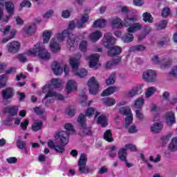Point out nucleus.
Masks as SVG:
<instances>
[{
	"label": "nucleus",
	"instance_id": "nucleus-1",
	"mask_svg": "<svg viewBox=\"0 0 177 177\" xmlns=\"http://www.w3.org/2000/svg\"><path fill=\"white\" fill-rule=\"evenodd\" d=\"M53 140H49L48 146L50 149H54L57 153H64V146L68 143V133L64 131L55 133Z\"/></svg>",
	"mask_w": 177,
	"mask_h": 177
},
{
	"label": "nucleus",
	"instance_id": "nucleus-2",
	"mask_svg": "<svg viewBox=\"0 0 177 177\" xmlns=\"http://www.w3.org/2000/svg\"><path fill=\"white\" fill-rule=\"evenodd\" d=\"M50 84H46L43 88V93H46L43 102H45L48 97H55L57 100H64L63 95L52 91L53 88H62L63 86V80L60 79H53L50 80Z\"/></svg>",
	"mask_w": 177,
	"mask_h": 177
},
{
	"label": "nucleus",
	"instance_id": "nucleus-3",
	"mask_svg": "<svg viewBox=\"0 0 177 177\" xmlns=\"http://www.w3.org/2000/svg\"><path fill=\"white\" fill-rule=\"evenodd\" d=\"M114 44H115V38L113 37L111 33H106L104 35L103 45L105 48L109 49V56H117V55H120L121 53V48L117 46H113Z\"/></svg>",
	"mask_w": 177,
	"mask_h": 177
},
{
	"label": "nucleus",
	"instance_id": "nucleus-4",
	"mask_svg": "<svg viewBox=\"0 0 177 177\" xmlns=\"http://www.w3.org/2000/svg\"><path fill=\"white\" fill-rule=\"evenodd\" d=\"M28 55L30 56H38L39 59L43 60H49L51 57L50 53L48 52L45 48V45L41 43L36 44L32 48L28 50Z\"/></svg>",
	"mask_w": 177,
	"mask_h": 177
},
{
	"label": "nucleus",
	"instance_id": "nucleus-5",
	"mask_svg": "<svg viewBox=\"0 0 177 177\" xmlns=\"http://www.w3.org/2000/svg\"><path fill=\"white\" fill-rule=\"evenodd\" d=\"M81 56L82 55L78 53L77 56L71 57L69 59V64L72 67V73L73 75H77V77H80V78H84V77L88 75V71L85 68L78 69Z\"/></svg>",
	"mask_w": 177,
	"mask_h": 177
},
{
	"label": "nucleus",
	"instance_id": "nucleus-6",
	"mask_svg": "<svg viewBox=\"0 0 177 177\" xmlns=\"http://www.w3.org/2000/svg\"><path fill=\"white\" fill-rule=\"evenodd\" d=\"M138 21V17H129L127 16L123 19V27H127V32H138V31H140V30L143 28V24L136 22ZM134 23V24H132Z\"/></svg>",
	"mask_w": 177,
	"mask_h": 177
},
{
	"label": "nucleus",
	"instance_id": "nucleus-7",
	"mask_svg": "<svg viewBox=\"0 0 177 177\" xmlns=\"http://www.w3.org/2000/svg\"><path fill=\"white\" fill-rule=\"evenodd\" d=\"M55 37L58 42H63L66 37H68L67 48L69 50H74L75 46H77V41H75V35L70 34L68 30H65L62 32H58L55 35Z\"/></svg>",
	"mask_w": 177,
	"mask_h": 177
},
{
	"label": "nucleus",
	"instance_id": "nucleus-8",
	"mask_svg": "<svg viewBox=\"0 0 177 177\" xmlns=\"http://www.w3.org/2000/svg\"><path fill=\"white\" fill-rule=\"evenodd\" d=\"M120 114H123V115H126L124 127L128 128L130 124H132L133 121V115L132 114V111L131 109L127 108L126 106L121 107L119 109Z\"/></svg>",
	"mask_w": 177,
	"mask_h": 177
},
{
	"label": "nucleus",
	"instance_id": "nucleus-9",
	"mask_svg": "<svg viewBox=\"0 0 177 177\" xmlns=\"http://www.w3.org/2000/svg\"><path fill=\"white\" fill-rule=\"evenodd\" d=\"M86 161H88V158L84 153H82L78 162L79 171L81 174L87 175L91 171L89 167L86 166Z\"/></svg>",
	"mask_w": 177,
	"mask_h": 177
},
{
	"label": "nucleus",
	"instance_id": "nucleus-10",
	"mask_svg": "<svg viewBox=\"0 0 177 177\" xmlns=\"http://www.w3.org/2000/svg\"><path fill=\"white\" fill-rule=\"evenodd\" d=\"M89 93L91 95H97L99 92V82L96 80L95 77H92L88 82Z\"/></svg>",
	"mask_w": 177,
	"mask_h": 177
},
{
	"label": "nucleus",
	"instance_id": "nucleus-11",
	"mask_svg": "<svg viewBox=\"0 0 177 177\" xmlns=\"http://www.w3.org/2000/svg\"><path fill=\"white\" fill-rule=\"evenodd\" d=\"M142 78L147 82H154L157 78V73L151 69L147 70L143 72Z\"/></svg>",
	"mask_w": 177,
	"mask_h": 177
},
{
	"label": "nucleus",
	"instance_id": "nucleus-12",
	"mask_svg": "<svg viewBox=\"0 0 177 177\" xmlns=\"http://www.w3.org/2000/svg\"><path fill=\"white\" fill-rule=\"evenodd\" d=\"M85 121H86L85 115L81 113L79 115V118L77 119L78 123L82 127L84 133H85L86 135H92V131H91V129L89 127H86Z\"/></svg>",
	"mask_w": 177,
	"mask_h": 177
},
{
	"label": "nucleus",
	"instance_id": "nucleus-13",
	"mask_svg": "<svg viewBox=\"0 0 177 177\" xmlns=\"http://www.w3.org/2000/svg\"><path fill=\"white\" fill-rule=\"evenodd\" d=\"M100 55L99 54H93L88 57L89 67L90 68H97L100 67V64L99 63V59Z\"/></svg>",
	"mask_w": 177,
	"mask_h": 177
},
{
	"label": "nucleus",
	"instance_id": "nucleus-14",
	"mask_svg": "<svg viewBox=\"0 0 177 177\" xmlns=\"http://www.w3.org/2000/svg\"><path fill=\"white\" fill-rule=\"evenodd\" d=\"M153 64H159L162 68H168L171 66V61L166 62L164 59H161L157 55H154L152 59Z\"/></svg>",
	"mask_w": 177,
	"mask_h": 177
},
{
	"label": "nucleus",
	"instance_id": "nucleus-15",
	"mask_svg": "<svg viewBox=\"0 0 177 177\" xmlns=\"http://www.w3.org/2000/svg\"><path fill=\"white\" fill-rule=\"evenodd\" d=\"M7 50L10 53H17L20 49V43L19 41H12L6 46Z\"/></svg>",
	"mask_w": 177,
	"mask_h": 177
},
{
	"label": "nucleus",
	"instance_id": "nucleus-16",
	"mask_svg": "<svg viewBox=\"0 0 177 177\" xmlns=\"http://www.w3.org/2000/svg\"><path fill=\"white\" fill-rule=\"evenodd\" d=\"M6 10H7L9 16L6 17V19H5V22L8 23L11 16H13V13H15V5L12 1H7L5 3Z\"/></svg>",
	"mask_w": 177,
	"mask_h": 177
},
{
	"label": "nucleus",
	"instance_id": "nucleus-17",
	"mask_svg": "<svg viewBox=\"0 0 177 177\" xmlns=\"http://www.w3.org/2000/svg\"><path fill=\"white\" fill-rule=\"evenodd\" d=\"M138 93H142V86L138 85L134 86L132 89L127 91L125 93L126 97H133L138 95Z\"/></svg>",
	"mask_w": 177,
	"mask_h": 177
},
{
	"label": "nucleus",
	"instance_id": "nucleus-18",
	"mask_svg": "<svg viewBox=\"0 0 177 177\" xmlns=\"http://www.w3.org/2000/svg\"><path fill=\"white\" fill-rule=\"evenodd\" d=\"M127 149L121 148L118 152V157L121 161L126 162V167H127V168H131V167H132V164L127 162Z\"/></svg>",
	"mask_w": 177,
	"mask_h": 177
},
{
	"label": "nucleus",
	"instance_id": "nucleus-19",
	"mask_svg": "<svg viewBox=\"0 0 177 177\" xmlns=\"http://www.w3.org/2000/svg\"><path fill=\"white\" fill-rule=\"evenodd\" d=\"M35 31H37V26L35 24L28 25L22 29V32L27 35H32L35 34Z\"/></svg>",
	"mask_w": 177,
	"mask_h": 177
},
{
	"label": "nucleus",
	"instance_id": "nucleus-20",
	"mask_svg": "<svg viewBox=\"0 0 177 177\" xmlns=\"http://www.w3.org/2000/svg\"><path fill=\"white\" fill-rule=\"evenodd\" d=\"M78 85L77 82L74 80H68L66 86V91L68 93H71L74 91H77Z\"/></svg>",
	"mask_w": 177,
	"mask_h": 177
},
{
	"label": "nucleus",
	"instance_id": "nucleus-21",
	"mask_svg": "<svg viewBox=\"0 0 177 177\" xmlns=\"http://www.w3.org/2000/svg\"><path fill=\"white\" fill-rule=\"evenodd\" d=\"M111 26L112 28H122L123 27V22L122 19H121L118 17H115L113 18L111 21Z\"/></svg>",
	"mask_w": 177,
	"mask_h": 177
},
{
	"label": "nucleus",
	"instance_id": "nucleus-22",
	"mask_svg": "<svg viewBox=\"0 0 177 177\" xmlns=\"http://www.w3.org/2000/svg\"><path fill=\"white\" fill-rule=\"evenodd\" d=\"M165 120L167 125H172V124H175V113L172 111L167 112L165 115Z\"/></svg>",
	"mask_w": 177,
	"mask_h": 177
},
{
	"label": "nucleus",
	"instance_id": "nucleus-23",
	"mask_svg": "<svg viewBox=\"0 0 177 177\" xmlns=\"http://www.w3.org/2000/svg\"><path fill=\"white\" fill-rule=\"evenodd\" d=\"M52 70L55 75H61L63 73V66L58 62H54L52 64Z\"/></svg>",
	"mask_w": 177,
	"mask_h": 177
},
{
	"label": "nucleus",
	"instance_id": "nucleus-24",
	"mask_svg": "<svg viewBox=\"0 0 177 177\" xmlns=\"http://www.w3.org/2000/svg\"><path fill=\"white\" fill-rule=\"evenodd\" d=\"M106 24H107L106 19H99L94 21L93 27L94 28H104V27H106Z\"/></svg>",
	"mask_w": 177,
	"mask_h": 177
},
{
	"label": "nucleus",
	"instance_id": "nucleus-25",
	"mask_svg": "<svg viewBox=\"0 0 177 177\" xmlns=\"http://www.w3.org/2000/svg\"><path fill=\"white\" fill-rule=\"evenodd\" d=\"M3 99L8 100V99H10L13 97V88L8 87L3 91L2 93Z\"/></svg>",
	"mask_w": 177,
	"mask_h": 177
},
{
	"label": "nucleus",
	"instance_id": "nucleus-26",
	"mask_svg": "<svg viewBox=\"0 0 177 177\" xmlns=\"http://www.w3.org/2000/svg\"><path fill=\"white\" fill-rule=\"evenodd\" d=\"M50 48L53 53H57L60 50V45L55 40L52 39L50 43Z\"/></svg>",
	"mask_w": 177,
	"mask_h": 177
},
{
	"label": "nucleus",
	"instance_id": "nucleus-27",
	"mask_svg": "<svg viewBox=\"0 0 177 177\" xmlns=\"http://www.w3.org/2000/svg\"><path fill=\"white\" fill-rule=\"evenodd\" d=\"M52 34H53V31H52V30H46L43 32L42 35L44 44H48V42H49V40L52 37Z\"/></svg>",
	"mask_w": 177,
	"mask_h": 177
},
{
	"label": "nucleus",
	"instance_id": "nucleus-28",
	"mask_svg": "<svg viewBox=\"0 0 177 177\" xmlns=\"http://www.w3.org/2000/svg\"><path fill=\"white\" fill-rule=\"evenodd\" d=\"M118 91V87L115 86H109L106 90H104L102 93V96H110V95H113L115 92Z\"/></svg>",
	"mask_w": 177,
	"mask_h": 177
},
{
	"label": "nucleus",
	"instance_id": "nucleus-29",
	"mask_svg": "<svg viewBox=\"0 0 177 177\" xmlns=\"http://www.w3.org/2000/svg\"><path fill=\"white\" fill-rule=\"evenodd\" d=\"M102 36L103 34L102 33V32L97 30L91 34L90 39L93 42H96V41H99V39H100Z\"/></svg>",
	"mask_w": 177,
	"mask_h": 177
},
{
	"label": "nucleus",
	"instance_id": "nucleus-30",
	"mask_svg": "<svg viewBox=\"0 0 177 177\" xmlns=\"http://www.w3.org/2000/svg\"><path fill=\"white\" fill-rule=\"evenodd\" d=\"M162 127L163 126L162 123L156 122L151 127V131L153 133H158L159 132H161Z\"/></svg>",
	"mask_w": 177,
	"mask_h": 177
},
{
	"label": "nucleus",
	"instance_id": "nucleus-31",
	"mask_svg": "<svg viewBox=\"0 0 177 177\" xmlns=\"http://www.w3.org/2000/svg\"><path fill=\"white\" fill-rule=\"evenodd\" d=\"M19 111V107L16 106H7L6 108V113L10 114V115H17Z\"/></svg>",
	"mask_w": 177,
	"mask_h": 177
},
{
	"label": "nucleus",
	"instance_id": "nucleus-32",
	"mask_svg": "<svg viewBox=\"0 0 177 177\" xmlns=\"http://www.w3.org/2000/svg\"><path fill=\"white\" fill-rule=\"evenodd\" d=\"M102 102L104 106L107 107H110L111 106H114L115 104V99L111 97H106L102 100Z\"/></svg>",
	"mask_w": 177,
	"mask_h": 177
},
{
	"label": "nucleus",
	"instance_id": "nucleus-33",
	"mask_svg": "<svg viewBox=\"0 0 177 177\" xmlns=\"http://www.w3.org/2000/svg\"><path fill=\"white\" fill-rule=\"evenodd\" d=\"M88 20H89V16L88 15L82 16L81 20L77 21L76 27L77 28H82V27H84V24H85V23L88 21Z\"/></svg>",
	"mask_w": 177,
	"mask_h": 177
},
{
	"label": "nucleus",
	"instance_id": "nucleus-34",
	"mask_svg": "<svg viewBox=\"0 0 177 177\" xmlns=\"http://www.w3.org/2000/svg\"><path fill=\"white\" fill-rule=\"evenodd\" d=\"M42 125H44L42 122H41L39 120H35V122H33V124L32 125V129L35 132H37L42 128Z\"/></svg>",
	"mask_w": 177,
	"mask_h": 177
},
{
	"label": "nucleus",
	"instance_id": "nucleus-35",
	"mask_svg": "<svg viewBox=\"0 0 177 177\" xmlns=\"http://www.w3.org/2000/svg\"><path fill=\"white\" fill-rule=\"evenodd\" d=\"M134 32H129L126 33L122 38L124 42H127L129 44V42H132L133 41V34Z\"/></svg>",
	"mask_w": 177,
	"mask_h": 177
},
{
	"label": "nucleus",
	"instance_id": "nucleus-36",
	"mask_svg": "<svg viewBox=\"0 0 177 177\" xmlns=\"http://www.w3.org/2000/svg\"><path fill=\"white\" fill-rule=\"evenodd\" d=\"M169 149L171 150V151H177V137L172 138L169 145Z\"/></svg>",
	"mask_w": 177,
	"mask_h": 177
},
{
	"label": "nucleus",
	"instance_id": "nucleus-37",
	"mask_svg": "<svg viewBox=\"0 0 177 177\" xmlns=\"http://www.w3.org/2000/svg\"><path fill=\"white\" fill-rule=\"evenodd\" d=\"M104 139L106 142H113L114 138H113V134L111 133V130H106L104 133Z\"/></svg>",
	"mask_w": 177,
	"mask_h": 177
},
{
	"label": "nucleus",
	"instance_id": "nucleus-38",
	"mask_svg": "<svg viewBox=\"0 0 177 177\" xmlns=\"http://www.w3.org/2000/svg\"><path fill=\"white\" fill-rule=\"evenodd\" d=\"M97 122L100 124L102 127H107V118L105 115H101L98 117Z\"/></svg>",
	"mask_w": 177,
	"mask_h": 177
},
{
	"label": "nucleus",
	"instance_id": "nucleus-39",
	"mask_svg": "<svg viewBox=\"0 0 177 177\" xmlns=\"http://www.w3.org/2000/svg\"><path fill=\"white\" fill-rule=\"evenodd\" d=\"M120 62H121V57H117L115 59L108 62L106 64V68H111L114 64H118Z\"/></svg>",
	"mask_w": 177,
	"mask_h": 177
},
{
	"label": "nucleus",
	"instance_id": "nucleus-40",
	"mask_svg": "<svg viewBox=\"0 0 177 177\" xmlns=\"http://www.w3.org/2000/svg\"><path fill=\"white\" fill-rule=\"evenodd\" d=\"M143 104H145V100L143 97L138 98L134 102V106L136 109H142V107H143Z\"/></svg>",
	"mask_w": 177,
	"mask_h": 177
},
{
	"label": "nucleus",
	"instance_id": "nucleus-41",
	"mask_svg": "<svg viewBox=\"0 0 177 177\" xmlns=\"http://www.w3.org/2000/svg\"><path fill=\"white\" fill-rule=\"evenodd\" d=\"M145 49H146V47H145L142 45H137V46H134L130 48L129 50L130 52H135V51H138V52H142L143 50H145Z\"/></svg>",
	"mask_w": 177,
	"mask_h": 177
},
{
	"label": "nucleus",
	"instance_id": "nucleus-42",
	"mask_svg": "<svg viewBox=\"0 0 177 177\" xmlns=\"http://www.w3.org/2000/svg\"><path fill=\"white\" fill-rule=\"evenodd\" d=\"M142 17H143V20L146 22V23H153V17H151V14L149 13V12H145L142 15Z\"/></svg>",
	"mask_w": 177,
	"mask_h": 177
},
{
	"label": "nucleus",
	"instance_id": "nucleus-43",
	"mask_svg": "<svg viewBox=\"0 0 177 177\" xmlns=\"http://www.w3.org/2000/svg\"><path fill=\"white\" fill-rule=\"evenodd\" d=\"M156 91L157 88L156 87H149L147 88V92L145 93L146 97H150V96H153L154 93H156Z\"/></svg>",
	"mask_w": 177,
	"mask_h": 177
},
{
	"label": "nucleus",
	"instance_id": "nucleus-44",
	"mask_svg": "<svg viewBox=\"0 0 177 177\" xmlns=\"http://www.w3.org/2000/svg\"><path fill=\"white\" fill-rule=\"evenodd\" d=\"M17 147L18 149L27 150V148L26 147V142L21 140V138L19 137V138L17 141Z\"/></svg>",
	"mask_w": 177,
	"mask_h": 177
},
{
	"label": "nucleus",
	"instance_id": "nucleus-45",
	"mask_svg": "<svg viewBox=\"0 0 177 177\" xmlns=\"http://www.w3.org/2000/svg\"><path fill=\"white\" fill-rule=\"evenodd\" d=\"M114 82H115V74L112 73L109 78L106 80V85H113Z\"/></svg>",
	"mask_w": 177,
	"mask_h": 177
},
{
	"label": "nucleus",
	"instance_id": "nucleus-46",
	"mask_svg": "<svg viewBox=\"0 0 177 177\" xmlns=\"http://www.w3.org/2000/svg\"><path fill=\"white\" fill-rule=\"evenodd\" d=\"M23 8H31V2L28 0H24L19 6L20 10H21Z\"/></svg>",
	"mask_w": 177,
	"mask_h": 177
},
{
	"label": "nucleus",
	"instance_id": "nucleus-47",
	"mask_svg": "<svg viewBox=\"0 0 177 177\" xmlns=\"http://www.w3.org/2000/svg\"><path fill=\"white\" fill-rule=\"evenodd\" d=\"M150 31H151V28H150V27L149 26L145 27V35H140L138 38V41H142V39H145L146 35H149V34L150 33Z\"/></svg>",
	"mask_w": 177,
	"mask_h": 177
},
{
	"label": "nucleus",
	"instance_id": "nucleus-48",
	"mask_svg": "<svg viewBox=\"0 0 177 177\" xmlns=\"http://www.w3.org/2000/svg\"><path fill=\"white\" fill-rule=\"evenodd\" d=\"M88 46V42L86 41H82L79 46V48L82 52H86V48Z\"/></svg>",
	"mask_w": 177,
	"mask_h": 177
},
{
	"label": "nucleus",
	"instance_id": "nucleus-49",
	"mask_svg": "<svg viewBox=\"0 0 177 177\" xmlns=\"http://www.w3.org/2000/svg\"><path fill=\"white\" fill-rule=\"evenodd\" d=\"M95 108L93 107H90L86 110V117H92L93 114H95Z\"/></svg>",
	"mask_w": 177,
	"mask_h": 177
},
{
	"label": "nucleus",
	"instance_id": "nucleus-50",
	"mask_svg": "<svg viewBox=\"0 0 177 177\" xmlns=\"http://www.w3.org/2000/svg\"><path fill=\"white\" fill-rule=\"evenodd\" d=\"M171 15V10L169 8H165L162 12V17H168Z\"/></svg>",
	"mask_w": 177,
	"mask_h": 177
},
{
	"label": "nucleus",
	"instance_id": "nucleus-51",
	"mask_svg": "<svg viewBox=\"0 0 177 177\" xmlns=\"http://www.w3.org/2000/svg\"><path fill=\"white\" fill-rule=\"evenodd\" d=\"M167 24H168V22L165 20L160 21L157 27V30H163V28L167 27Z\"/></svg>",
	"mask_w": 177,
	"mask_h": 177
},
{
	"label": "nucleus",
	"instance_id": "nucleus-52",
	"mask_svg": "<svg viewBox=\"0 0 177 177\" xmlns=\"http://www.w3.org/2000/svg\"><path fill=\"white\" fill-rule=\"evenodd\" d=\"M28 124H30L28 120H25L24 122H21L20 127L21 129H23V131H26L28 127Z\"/></svg>",
	"mask_w": 177,
	"mask_h": 177
},
{
	"label": "nucleus",
	"instance_id": "nucleus-53",
	"mask_svg": "<svg viewBox=\"0 0 177 177\" xmlns=\"http://www.w3.org/2000/svg\"><path fill=\"white\" fill-rule=\"evenodd\" d=\"M64 129L67 130L68 132H73L74 131V126L71 123H66L64 125Z\"/></svg>",
	"mask_w": 177,
	"mask_h": 177
},
{
	"label": "nucleus",
	"instance_id": "nucleus-54",
	"mask_svg": "<svg viewBox=\"0 0 177 177\" xmlns=\"http://www.w3.org/2000/svg\"><path fill=\"white\" fill-rule=\"evenodd\" d=\"M15 35H16V32L15 31H11L10 32L9 37L3 39L2 40L3 44H6V42H8V41H10V39H12V38H13V37H15Z\"/></svg>",
	"mask_w": 177,
	"mask_h": 177
},
{
	"label": "nucleus",
	"instance_id": "nucleus-55",
	"mask_svg": "<svg viewBox=\"0 0 177 177\" xmlns=\"http://www.w3.org/2000/svg\"><path fill=\"white\" fill-rule=\"evenodd\" d=\"M33 111L36 114H38L39 115H42L45 113V109H41L40 107H36L33 109Z\"/></svg>",
	"mask_w": 177,
	"mask_h": 177
},
{
	"label": "nucleus",
	"instance_id": "nucleus-56",
	"mask_svg": "<svg viewBox=\"0 0 177 177\" xmlns=\"http://www.w3.org/2000/svg\"><path fill=\"white\" fill-rule=\"evenodd\" d=\"M53 16V10H49L44 15H43L44 19H48Z\"/></svg>",
	"mask_w": 177,
	"mask_h": 177
},
{
	"label": "nucleus",
	"instance_id": "nucleus-57",
	"mask_svg": "<svg viewBox=\"0 0 177 177\" xmlns=\"http://www.w3.org/2000/svg\"><path fill=\"white\" fill-rule=\"evenodd\" d=\"M66 114H68V115L70 117H74V115L75 114V109L68 108L66 109Z\"/></svg>",
	"mask_w": 177,
	"mask_h": 177
},
{
	"label": "nucleus",
	"instance_id": "nucleus-58",
	"mask_svg": "<svg viewBox=\"0 0 177 177\" xmlns=\"http://www.w3.org/2000/svg\"><path fill=\"white\" fill-rule=\"evenodd\" d=\"M136 115L138 120H143V113L142 112V110L137 109L136 111Z\"/></svg>",
	"mask_w": 177,
	"mask_h": 177
},
{
	"label": "nucleus",
	"instance_id": "nucleus-59",
	"mask_svg": "<svg viewBox=\"0 0 177 177\" xmlns=\"http://www.w3.org/2000/svg\"><path fill=\"white\" fill-rule=\"evenodd\" d=\"M6 161L8 162V164H16V162H17V158L15 157H10L7 158Z\"/></svg>",
	"mask_w": 177,
	"mask_h": 177
},
{
	"label": "nucleus",
	"instance_id": "nucleus-60",
	"mask_svg": "<svg viewBox=\"0 0 177 177\" xmlns=\"http://www.w3.org/2000/svg\"><path fill=\"white\" fill-rule=\"evenodd\" d=\"M0 31L3 33V35H6L7 34H9V31H10V26H6L3 29L0 28Z\"/></svg>",
	"mask_w": 177,
	"mask_h": 177
},
{
	"label": "nucleus",
	"instance_id": "nucleus-61",
	"mask_svg": "<svg viewBox=\"0 0 177 177\" xmlns=\"http://www.w3.org/2000/svg\"><path fill=\"white\" fill-rule=\"evenodd\" d=\"M126 149H129L131 151H136V146L132 144H127L125 145Z\"/></svg>",
	"mask_w": 177,
	"mask_h": 177
},
{
	"label": "nucleus",
	"instance_id": "nucleus-62",
	"mask_svg": "<svg viewBox=\"0 0 177 177\" xmlns=\"http://www.w3.org/2000/svg\"><path fill=\"white\" fill-rule=\"evenodd\" d=\"M129 133H136L138 132V129L136 128V126L132 125L129 129Z\"/></svg>",
	"mask_w": 177,
	"mask_h": 177
},
{
	"label": "nucleus",
	"instance_id": "nucleus-63",
	"mask_svg": "<svg viewBox=\"0 0 177 177\" xmlns=\"http://www.w3.org/2000/svg\"><path fill=\"white\" fill-rule=\"evenodd\" d=\"M170 75L177 77V66H174L169 73Z\"/></svg>",
	"mask_w": 177,
	"mask_h": 177
},
{
	"label": "nucleus",
	"instance_id": "nucleus-64",
	"mask_svg": "<svg viewBox=\"0 0 177 177\" xmlns=\"http://www.w3.org/2000/svg\"><path fill=\"white\" fill-rule=\"evenodd\" d=\"M133 3L136 6H142L145 3L143 0H133Z\"/></svg>",
	"mask_w": 177,
	"mask_h": 177
}]
</instances>
